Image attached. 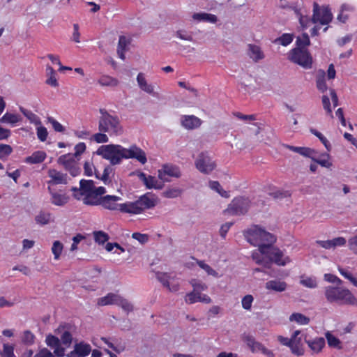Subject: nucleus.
<instances>
[{
  "mask_svg": "<svg viewBox=\"0 0 357 357\" xmlns=\"http://www.w3.org/2000/svg\"><path fill=\"white\" fill-rule=\"evenodd\" d=\"M119 211L122 213L131 214H139L142 212V209L139 206V202L137 200L119 204Z\"/></svg>",
  "mask_w": 357,
  "mask_h": 357,
  "instance_id": "f3484780",
  "label": "nucleus"
},
{
  "mask_svg": "<svg viewBox=\"0 0 357 357\" xmlns=\"http://www.w3.org/2000/svg\"><path fill=\"white\" fill-rule=\"evenodd\" d=\"M181 175L179 167L174 165H163L162 168L158 170V178L165 182L169 181L166 176L179 178Z\"/></svg>",
  "mask_w": 357,
  "mask_h": 357,
  "instance_id": "9d476101",
  "label": "nucleus"
},
{
  "mask_svg": "<svg viewBox=\"0 0 357 357\" xmlns=\"http://www.w3.org/2000/svg\"><path fill=\"white\" fill-rule=\"evenodd\" d=\"M262 229L258 227H255L254 228L250 229L247 230L244 233L245 238L251 245L254 246H257L258 250H259V245L261 244V237Z\"/></svg>",
  "mask_w": 357,
  "mask_h": 357,
  "instance_id": "9b49d317",
  "label": "nucleus"
},
{
  "mask_svg": "<svg viewBox=\"0 0 357 357\" xmlns=\"http://www.w3.org/2000/svg\"><path fill=\"white\" fill-rule=\"evenodd\" d=\"M48 190L51 195V202L56 206H63L68 202V198L61 194L54 192L52 190V188L49 186Z\"/></svg>",
  "mask_w": 357,
  "mask_h": 357,
  "instance_id": "bb28decb",
  "label": "nucleus"
},
{
  "mask_svg": "<svg viewBox=\"0 0 357 357\" xmlns=\"http://www.w3.org/2000/svg\"><path fill=\"white\" fill-rule=\"evenodd\" d=\"M310 132L315 135L319 139V140L321 142V143L324 145L325 148L327 149L328 151H331V144L328 141V139L318 130H317L314 128H310Z\"/></svg>",
  "mask_w": 357,
  "mask_h": 357,
  "instance_id": "a18cd8bd",
  "label": "nucleus"
},
{
  "mask_svg": "<svg viewBox=\"0 0 357 357\" xmlns=\"http://www.w3.org/2000/svg\"><path fill=\"white\" fill-rule=\"evenodd\" d=\"M101 204L104 208L110 211L119 210V204L116 202L121 199L120 197L115 195H105L101 197Z\"/></svg>",
  "mask_w": 357,
  "mask_h": 357,
  "instance_id": "ddd939ff",
  "label": "nucleus"
},
{
  "mask_svg": "<svg viewBox=\"0 0 357 357\" xmlns=\"http://www.w3.org/2000/svg\"><path fill=\"white\" fill-rule=\"evenodd\" d=\"M260 253L267 257L271 261H273L278 266H284L291 261L288 256H284L281 250L273 245L271 247L260 246Z\"/></svg>",
  "mask_w": 357,
  "mask_h": 357,
  "instance_id": "423d86ee",
  "label": "nucleus"
},
{
  "mask_svg": "<svg viewBox=\"0 0 357 357\" xmlns=\"http://www.w3.org/2000/svg\"><path fill=\"white\" fill-rule=\"evenodd\" d=\"M48 135L47 130L45 127L41 125L37 128V137L41 142H45Z\"/></svg>",
  "mask_w": 357,
  "mask_h": 357,
  "instance_id": "bf43d9fd",
  "label": "nucleus"
},
{
  "mask_svg": "<svg viewBox=\"0 0 357 357\" xmlns=\"http://www.w3.org/2000/svg\"><path fill=\"white\" fill-rule=\"evenodd\" d=\"M202 120L194 115H184L181 118V125L188 130H193L199 128L202 124Z\"/></svg>",
  "mask_w": 357,
  "mask_h": 357,
  "instance_id": "2eb2a0df",
  "label": "nucleus"
},
{
  "mask_svg": "<svg viewBox=\"0 0 357 357\" xmlns=\"http://www.w3.org/2000/svg\"><path fill=\"white\" fill-rule=\"evenodd\" d=\"M287 283L280 280H270L266 283V288L269 290H273L277 292H282L286 290Z\"/></svg>",
  "mask_w": 357,
  "mask_h": 357,
  "instance_id": "b1692460",
  "label": "nucleus"
},
{
  "mask_svg": "<svg viewBox=\"0 0 357 357\" xmlns=\"http://www.w3.org/2000/svg\"><path fill=\"white\" fill-rule=\"evenodd\" d=\"M113 165H107L103 171V174L102 176L100 175V173L97 171L96 168H94V174L96 178L100 179L103 181L105 185H108L112 182L111 178H109V175H114V169L112 167Z\"/></svg>",
  "mask_w": 357,
  "mask_h": 357,
  "instance_id": "a211bd4d",
  "label": "nucleus"
},
{
  "mask_svg": "<svg viewBox=\"0 0 357 357\" xmlns=\"http://www.w3.org/2000/svg\"><path fill=\"white\" fill-rule=\"evenodd\" d=\"M333 20V14L328 6H324L320 8L319 4L316 2L313 5V15L312 22L316 24L319 22L322 25L328 24Z\"/></svg>",
  "mask_w": 357,
  "mask_h": 357,
  "instance_id": "6e6552de",
  "label": "nucleus"
},
{
  "mask_svg": "<svg viewBox=\"0 0 357 357\" xmlns=\"http://www.w3.org/2000/svg\"><path fill=\"white\" fill-rule=\"evenodd\" d=\"M290 349L292 354L294 355L298 356H303L304 354V349L301 337H299V339L292 340Z\"/></svg>",
  "mask_w": 357,
  "mask_h": 357,
  "instance_id": "473e14b6",
  "label": "nucleus"
},
{
  "mask_svg": "<svg viewBox=\"0 0 357 357\" xmlns=\"http://www.w3.org/2000/svg\"><path fill=\"white\" fill-rule=\"evenodd\" d=\"M301 284L308 288H316L317 287L316 280L312 278H307L305 279L301 280Z\"/></svg>",
  "mask_w": 357,
  "mask_h": 357,
  "instance_id": "774afa93",
  "label": "nucleus"
},
{
  "mask_svg": "<svg viewBox=\"0 0 357 357\" xmlns=\"http://www.w3.org/2000/svg\"><path fill=\"white\" fill-rule=\"evenodd\" d=\"M316 155L317 153L315 154H312L310 158L311 160L314 161L315 163L319 164L321 167L326 168H329L330 167L332 166V163L328 161V159L330 158V155L328 153H324L321 154V156L323 158L321 159L316 158Z\"/></svg>",
  "mask_w": 357,
  "mask_h": 357,
  "instance_id": "f704fd0d",
  "label": "nucleus"
},
{
  "mask_svg": "<svg viewBox=\"0 0 357 357\" xmlns=\"http://www.w3.org/2000/svg\"><path fill=\"white\" fill-rule=\"evenodd\" d=\"M326 73L324 70H319L317 75L316 83L318 90L324 92L328 89L325 80Z\"/></svg>",
  "mask_w": 357,
  "mask_h": 357,
  "instance_id": "2f4dec72",
  "label": "nucleus"
},
{
  "mask_svg": "<svg viewBox=\"0 0 357 357\" xmlns=\"http://www.w3.org/2000/svg\"><path fill=\"white\" fill-rule=\"evenodd\" d=\"M242 340L244 342L246 343L247 346L251 349L252 352L260 351V349L264 346L259 342H257L255 337L249 334H243L242 336Z\"/></svg>",
  "mask_w": 357,
  "mask_h": 357,
  "instance_id": "aec40b11",
  "label": "nucleus"
},
{
  "mask_svg": "<svg viewBox=\"0 0 357 357\" xmlns=\"http://www.w3.org/2000/svg\"><path fill=\"white\" fill-rule=\"evenodd\" d=\"M310 45V40L307 33H303L302 36H298L296 40L295 48H300L301 50H307L305 47Z\"/></svg>",
  "mask_w": 357,
  "mask_h": 357,
  "instance_id": "e433bc0d",
  "label": "nucleus"
},
{
  "mask_svg": "<svg viewBox=\"0 0 357 357\" xmlns=\"http://www.w3.org/2000/svg\"><path fill=\"white\" fill-rule=\"evenodd\" d=\"M86 150V144L84 142H79L75 146V152L74 153H67L61 155L57 159L58 164L63 166L64 169L69 172L70 174L75 177L79 175L81 172V169L78 166L77 160H79L78 157L81 155Z\"/></svg>",
  "mask_w": 357,
  "mask_h": 357,
  "instance_id": "f03ea898",
  "label": "nucleus"
},
{
  "mask_svg": "<svg viewBox=\"0 0 357 357\" xmlns=\"http://www.w3.org/2000/svg\"><path fill=\"white\" fill-rule=\"evenodd\" d=\"M62 250H63V244L59 241H55L53 243V245L52 248V252L54 255L55 259H58L59 258Z\"/></svg>",
  "mask_w": 357,
  "mask_h": 357,
  "instance_id": "864d4df0",
  "label": "nucleus"
},
{
  "mask_svg": "<svg viewBox=\"0 0 357 357\" xmlns=\"http://www.w3.org/2000/svg\"><path fill=\"white\" fill-rule=\"evenodd\" d=\"M294 38V35L291 33H283L281 36L275 40V43H280L282 46H287L289 45Z\"/></svg>",
  "mask_w": 357,
  "mask_h": 357,
  "instance_id": "49530a36",
  "label": "nucleus"
},
{
  "mask_svg": "<svg viewBox=\"0 0 357 357\" xmlns=\"http://www.w3.org/2000/svg\"><path fill=\"white\" fill-rule=\"evenodd\" d=\"M181 190L178 188L168 189L163 192V196L167 198H174L178 197L181 194Z\"/></svg>",
  "mask_w": 357,
  "mask_h": 357,
  "instance_id": "338daca9",
  "label": "nucleus"
},
{
  "mask_svg": "<svg viewBox=\"0 0 357 357\" xmlns=\"http://www.w3.org/2000/svg\"><path fill=\"white\" fill-rule=\"evenodd\" d=\"M324 294L329 303L357 306V298L348 289L342 287L327 286L325 287Z\"/></svg>",
  "mask_w": 357,
  "mask_h": 357,
  "instance_id": "f257e3e1",
  "label": "nucleus"
},
{
  "mask_svg": "<svg viewBox=\"0 0 357 357\" xmlns=\"http://www.w3.org/2000/svg\"><path fill=\"white\" fill-rule=\"evenodd\" d=\"M20 112L26 116L30 123L35 124L36 126H40L41 125V121L40 118L33 114L31 111H29L23 107H20Z\"/></svg>",
  "mask_w": 357,
  "mask_h": 357,
  "instance_id": "c9c22d12",
  "label": "nucleus"
},
{
  "mask_svg": "<svg viewBox=\"0 0 357 357\" xmlns=\"http://www.w3.org/2000/svg\"><path fill=\"white\" fill-rule=\"evenodd\" d=\"M46 158L45 152L43 151H37L32 153L31 155L25 158V162L29 164H38L44 161Z\"/></svg>",
  "mask_w": 357,
  "mask_h": 357,
  "instance_id": "a878e982",
  "label": "nucleus"
},
{
  "mask_svg": "<svg viewBox=\"0 0 357 357\" xmlns=\"http://www.w3.org/2000/svg\"><path fill=\"white\" fill-rule=\"evenodd\" d=\"M21 117L19 115L6 112L1 119L0 123H7L15 124L21 121Z\"/></svg>",
  "mask_w": 357,
  "mask_h": 357,
  "instance_id": "a19ab883",
  "label": "nucleus"
},
{
  "mask_svg": "<svg viewBox=\"0 0 357 357\" xmlns=\"http://www.w3.org/2000/svg\"><path fill=\"white\" fill-rule=\"evenodd\" d=\"M137 83H138V85H139V88L142 91H145V92H146V93H148L149 94H151V95H153L155 97L158 98V96H159L158 93L154 92L153 86L152 85H151V84H149L147 83L146 80L145 79V78L144 77L143 73H139L137 75Z\"/></svg>",
  "mask_w": 357,
  "mask_h": 357,
  "instance_id": "6ab92c4d",
  "label": "nucleus"
},
{
  "mask_svg": "<svg viewBox=\"0 0 357 357\" xmlns=\"http://www.w3.org/2000/svg\"><path fill=\"white\" fill-rule=\"evenodd\" d=\"M47 121L52 124L53 129L56 132H63L65 131V128L53 117H47Z\"/></svg>",
  "mask_w": 357,
  "mask_h": 357,
  "instance_id": "4d7b16f0",
  "label": "nucleus"
},
{
  "mask_svg": "<svg viewBox=\"0 0 357 357\" xmlns=\"http://www.w3.org/2000/svg\"><path fill=\"white\" fill-rule=\"evenodd\" d=\"M98 82L101 86H110V87L116 86L119 84L118 79H116L112 77H110L109 75H102L98 79Z\"/></svg>",
  "mask_w": 357,
  "mask_h": 357,
  "instance_id": "4c0bfd02",
  "label": "nucleus"
},
{
  "mask_svg": "<svg viewBox=\"0 0 357 357\" xmlns=\"http://www.w3.org/2000/svg\"><path fill=\"white\" fill-rule=\"evenodd\" d=\"M94 182L92 180L82 179L79 181V192L77 195H82V197H86L89 194L93 192Z\"/></svg>",
  "mask_w": 357,
  "mask_h": 357,
  "instance_id": "412c9836",
  "label": "nucleus"
},
{
  "mask_svg": "<svg viewBox=\"0 0 357 357\" xmlns=\"http://www.w3.org/2000/svg\"><path fill=\"white\" fill-rule=\"evenodd\" d=\"M156 278L165 287H167L170 291H176L178 290L177 286H173L172 288L169 287V277L167 273L158 272L156 273Z\"/></svg>",
  "mask_w": 357,
  "mask_h": 357,
  "instance_id": "ea45409f",
  "label": "nucleus"
},
{
  "mask_svg": "<svg viewBox=\"0 0 357 357\" xmlns=\"http://www.w3.org/2000/svg\"><path fill=\"white\" fill-rule=\"evenodd\" d=\"M321 100H322L323 107L326 110V113L328 114H330L331 116V117H333V114H332V109L331 107V102H330L329 98L327 96L324 95L322 96Z\"/></svg>",
  "mask_w": 357,
  "mask_h": 357,
  "instance_id": "680f3d73",
  "label": "nucleus"
},
{
  "mask_svg": "<svg viewBox=\"0 0 357 357\" xmlns=\"http://www.w3.org/2000/svg\"><path fill=\"white\" fill-rule=\"evenodd\" d=\"M253 296L252 295H246L245 296L243 299H242V307L245 309V310H250L251 307H252V301H253Z\"/></svg>",
  "mask_w": 357,
  "mask_h": 357,
  "instance_id": "0e129e2a",
  "label": "nucleus"
},
{
  "mask_svg": "<svg viewBox=\"0 0 357 357\" xmlns=\"http://www.w3.org/2000/svg\"><path fill=\"white\" fill-rule=\"evenodd\" d=\"M325 335L329 347L338 349H342L341 341L337 337L334 336L330 332H327Z\"/></svg>",
  "mask_w": 357,
  "mask_h": 357,
  "instance_id": "79ce46f5",
  "label": "nucleus"
},
{
  "mask_svg": "<svg viewBox=\"0 0 357 357\" xmlns=\"http://www.w3.org/2000/svg\"><path fill=\"white\" fill-rule=\"evenodd\" d=\"M74 346L75 353H77V357H86L91 351V345L84 342L76 343Z\"/></svg>",
  "mask_w": 357,
  "mask_h": 357,
  "instance_id": "5701e85b",
  "label": "nucleus"
},
{
  "mask_svg": "<svg viewBox=\"0 0 357 357\" xmlns=\"http://www.w3.org/2000/svg\"><path fill=\"white\" fill-rule=\"evenodd\" d=\"M92 139H94L97 143H107L109 141V138L105 132H100L96 133L92 136Z\"/></svg>",
  "mask_w": 357,
  "mask_h": 357,
  "instance_id": "052dcab7",
  "label": "nucleus"
},
{
  "mask_svg": "<svg viewBox=\"0 0 357 357\" xmlns=\"http://www.w3.org/2000/svg\"><path fill=\"white\" fill-rule=\"evenodd\" d=\"M45 342L47 345L51 348H56V347L60 346L61 340L57 337L52 335L51 334L47 335Z\"/></svg>",
  "mask_w": 357,
  "mask_h": 357,
  "instance_id": "3c124183",
  "label": "nucleus"
},
{
  "mask_svg": "<svg viewBox=\"0 0 357 357\" xmlns=\"http://www.w3.org/2000/svg\"><path fill=\"white\" fill-rule=\"evenodd\" d=\"M200 299H201V293H199L198 291L197 292L192 291V292L187 294L185 301L187 303L191 304V303H194L199 301Z\"/></svg>",
  "mask_w": 357,
  "mask_h": 357,
  "instance_id": "13d9d810",
  "label": "nucleus"
},
{
  "mask_svg": "<svg viewBox=\"0 0 357 357\" xmlns=\"http://www.w3.org/2000/svg\"><path fill=\"white\" fill-rule=\"evenodd\" d=\"M195 166L200 172L208 174L215 168L216 165L206 153H201L195 160Z\"/></svg>",
  "mask_w": 357,
  "mask_h": 357,
  "instance_id": "1a4fd4ad",
  "label": "nucleus"
},
{
  "mask_svg": "<svg viewBox=\"0 0 357 357\" xmlns=\"http://www.w3.org/2000/svg\"><path fill=\"white\" fill-rule=\"evenodd\" d=\"M48 176L52 178L51 181L47 182L49 184L58 185L66 184L68 183L67 174L58 172L54 169L48 170Z\"/></svg>",
  "mask_w": 357,
  "mask_h": 357,
  "instance_id": "dca6fc26",
  "label": "nucleus"
},
{
  "mask_svg": "<svg viewBox=\"0 0 357 357\" xmlns=\"http://www.w3.org/2000/svg\"><path fill=\"white\" fill-rule=\"evenodd\" d=\"M137 201L143 211L144 209L153 208L157 204V197L151 192H147L139 197Z\"/></svg>",
  "mask_w": 357,
  "mask_h": 357,
  "instance_id": "4468645a",
  "label": "nucleus"
},
{
  "mask_svg": "<svg viewBox=\"0 0 357 357\" xmlns=\"http://www.w3.org/2000/svg\"><path fill=\"white\" fill-rule=\"evenodd\" d=\"M192 18L195 20L197 21H203L211 23H215L218 21V17L216 15L206 13H196L192 15Z\"/></svg>",
  "mask_w": 357,
  "mask_h": 357,
  "instance_id": "cd10ccee",
  "label": "nucleus"
},
{
  "mask_svg": "<svg viewBox=\"0 0 357 357\" xmlns=\"http://www.w3.org/2000/svg\"><path fill=\"white\" fill-rule=\"evenodd\" d=\"M288 59L305 69H311L312 67V56L307 50L293 48L288 54Z\"/></svg>",
  "mask_w": 357,
  "mask_h": 357,
  "instance_id": "39448f33",
  "label": "nucleus"
},
{
  "mask_svg": "<svg viewBox=\"0 0 357 357\" xmlns=\"http://www.w3.org/2000/svg\"><path fill=\"white\" fill-rule=\"evenodd\" d=\"M250 201L244 197H235L225 211L231 215H243L249 210Z\"/></svg>",
  "mask_w": 357,
  "mask_h": 357,
  "instance_id": "0eeeda50",
  "label": "nucleus"
},
{
  "mask_svg": "<svg viewBox=\"0 0 357 357\" xmlns=\"http://www.w3.org/2000/svg\"><path fill=\"white\" fill-rule=\"evenodd\" d=\"M119 295L109 293L107 296L98 299V304L99 305H116Z\"/></svg>",
  "mask_w": 357,
  "mask_h": 357,
  "instance_id": "c756f323",
  "label": "nucleus"
},
{
  "mask_svg": "<svg viewBox=\"0 0 357 357\" xmlns=\"http://www.w3.org/2000/svg\"><path fill=\"white\" fill-rule=\"evenodd\" d=\"M249 50L250 52V56L255 61H258L264 58V54L257 45H249Z\"/></svg>",
  "mask_w": 357,
  "mask_h": 357,
  "instance_id": "58836bf2",
  "label": "nucleus"
},
{
  "mask_svg": "<svg viewBox=\"0 0 357 357\" xmlns=\"http://www.w3.org/2000/svg\"><path fill=\"white\" fill-rule=\"evenodd\" d=\"M51 218V214L49 213L40 212L35 218V220L38 224L44 225L49 223Z\"/></svg>",
  "mask_w": 357,
  "mask_h": 357,
  "instance_id": "8fccbe9b",
  "label": "nucleus"
},
{
  "mask_svg": "<svg viewBox=\"0 0 357 357\" xmlns=\"http://www.w3.org/2000/svg\"><path fill=\"white\" fill-rule=\"evenodd\" d=\"M101 116L98 121V130L100 132H109L114 135H121L123 128L117 116H112L104 108L99 109Z\"/></svg>",
  "mask_w": 357,
  "mask_h": 357,
  "instance_id": "7ed1b4c3",
  "label": "nucleus"
},
{
  "mask_svg": "<svg viewBox=\"0 0 357 357\" xmlns=\"http://www.w3.org/2000/svg\"><path fill=\"white\" fill-rule=\"evenodd\" d=\"M289 320L303 325L308 324L310 322V318L301 313H293L290 315Z\"/></svg>",
  "mask_w": 357,
  "mask_h": 357,
  "instance_id": "37998d69",
  "label": "nucleus"
},
{
  "mask_svg": "<svg viewBox=\"0 0 357 357\" xmlns=\"http://www.w3.org/2000/svg\"><path fill=\"white\" fill-rule=\"evenodd\" d=\"M96 153L104 159L109 160L111 165H116L126 159V148L119 144H107L100 146Z\"/></svg>",
  "mask_w": 357,
  "mask_h": 357,
  "instance_id": "20e7f679",
  "label": "nucleus"
},
{
  "mask_svg": "<svg viewBox=\"0 0 357 357\" xmlns=\"http://www.w3.org/2000/svg\"><path fill=\"white\" fill-rule=\"evenodd\" d=\"M305 342L307 344L310 349L315 353L320 352L322 348L325 346V340L324 337H317L314 340H307L305 337Z\"/></svg>",
  "mask_w": 357,
  "mask_h": 357,
  "instance_id": "4be33fe9",
  "label": "nucleus"
},
{
  "mask_svg": "<svg viewBox=\"0 0 357 357\" xmlns=\"http://www.w3.org/2000/svg\"><path fill=\"white\" fill-rule=\"evenodd\" d=\"M260 239H261V244H260L259 247L263 246V245L271 247L272 245H273V244L276 241V238L273 234L265 231L263 229H262L261 237Z\"/></svg>",
  "mask_w": 357,
  "mask_h": 357,
  "instance_id": "c85d7f7f",
  "label": "nucleus"
},
{
  "mask_svg": "<svg viewBox=\"0 0 357 357\" xmlns=\"http://www.w3.org/2000/svg\"><path fill=\"white\" fill-rule=\"evenodd\" d=\"M285 147L290 151H292L295 153H299L301 155L305 157L311 158L312 154H315V150L308 148V147H299V146H294L291 145H285Z\"/></svg>",
  "mask_w": 357,
  "mask_h": 357,
  "instance_id": "393cba45",
  "label": "nucleus"
},
{
  "mask_svg": "<svg viewBox=\"0 0 357 357\" xmlns=\"http://www.w3.org/2000/svg\"><path fill=\"white\" fill-rule=\"evenodd\" d=\"M71 330L72 329H67V331H65L61 335V342L63 343V344L66 345V347H69L72 342L73 340V336L71 334Z\"/></svg>",
  "mask_w": 357,
  "mask_h": 357,
  "instance_id": "603ef678",
  "label": "nucleus"
},
{
  "mask_svg": "<svg viewBox=\"0 0 357 357\" xmlns=\"http://www.w3.org/2000/svg\"><path fill=\"white\" fill-rule=\"evenodd\" d=\"M270 195L275 199H282L290 197L291 193L289 191L277 190L270 193Z\"/></svg>",
  "mask_w": 357,
  "mask_h": 357,
  "instance_id": "e2e57ef3",
  "label": "nucleus"
},
{
  "mask_svg": "<svg viewBox=\"0 0 357 357\" xmlns=\"http://www.w3.org/2000/svg\"><path fill=\"white\" fill-rule=\"evenodd\" d=\"M101 197H98L94 192L83 197L82 201L85 205L98 206L101 204Z\"/></svg>",
  "mask_w": 357,
  "mask_h": 357,
  "instance_id": "72a5a7b5",
  "label": "nucleus"
},
{
  "mask_svg": "<svg viewBox=\"0 0 357 357\" xmlns=\"http://www.w3.org/2000/svg\"><path fill=\"white\" fill-rule=\"evenodd\" d=\"M348 247L353 253L357 255V234L349 238Z\"/></svg>",
  "mask_w": 357,
  "mask_h": 357,
  "instance_id": "69168bd1",
  "label": "nucleus"
},
{
  "mask_svg": "<svg viewBox=\"0 0 357 357\" xmlns=\"http://www.w3.org/2000/svg\"><path fill=\"white\" fill-rule=\"evenodd\" d=\"M137 175L139 180H141L148 189H152L154 187V183H157V180L153 176H146V174L142 172H139Z\"/></svg>",
  "mask_w": 357,
  "mask_h": 357,
  "instance_id": "7c9ffc66",
  "label": "nucleus"
},
{
  "mask_svg": "<svg viewBox=\"0 0 357 357\" xmlns=\"http://www.w3.org/2000/svg\"><path fill=\"white\" fill-rule=\"evenodd\" d=\"M1 357H15L14 354V346L9 344H3V349L0 351Z\"/></svg>",
  "mask_w": 357,
  "mask_h": 357,
  "instance_id": "de8ad7c7",
  "label": "nucleus"
},
{
  "mask_svg": "<svg viewBox=\"0 0 357 357\" xmlns=\"http://www.w3.org/2000/svg\"><path fill=\"white\" fill-rule=\"evenodd\" d=\"M35 335L30 331H25L22 337V342L26 345H31L34 343Z\"/></svg>",
  "mask_w": 357,
  "mask_h": 357,
  "instance_id": "6e6d98bb",
  "label": "nucleus"
},
{
  "mask_svg": "<svg viewBox=\"0 0 357 357\" xmlns=\"http://www.w3.org/2000/svg\"><path fill=\"white\" fill-rule=\"evenodd\" d=\"M126 159L134 158L142 164L147 161L145 152L135 145L131 146L130 149H126Z\"/></svg>",
  "mask_w": 357,
  "mask_h": 357,
  "instance_id": "f8f14e48",
  "label": "nucleus"
},
{
  "mask_svg": "<svg viewBox=\"0 0 357 357\" xmlns=\"http://www.w3.org/2000/svg\"><path fill=\"white\" fill-rule=\"evenodd\" d=\"M93 236L95 241L99 244H104L109 238V235L102 231H93Z\"/></svg>",
  "mask_w": 357,
  "mask_h": 357,
  "instance_id": "09e8293b",
  "label": "nucleus"
},
{
  "mask_svg": "<svg viewBox=\"0 0 357 357\" xmlns=\"http://www.w3.org/2000/svg\"><path fill=\"white\" fill-rule=\"evenodd\" d=\"M13 151V149L10 145L0 144V159L6 158Z\"/></svg>",
  "mask_w": 357,
  "mask_h": 357,
  "instance_id": "5fc2aeb1",
  "label": "nucleus"
},
{
  "mask_svg": "<svg viewBox=\"0 0 357 357\" xmlns=\"http://www.w3.org/2000/svg\"><path fill=\"white\" fill-rule=\"evenodd\" d=\"M116 305L120 306L124 311H126L128 313L133 311L134 310L132 304L130 302H129L127 299L123 298L121 296H119V298H118Z\"/></svg>",
  "mask_w": 357,
  "mask_h": 357,
  "instance_id": "c03bdc74",
  "label": "nucleus"
}]
</instances>
